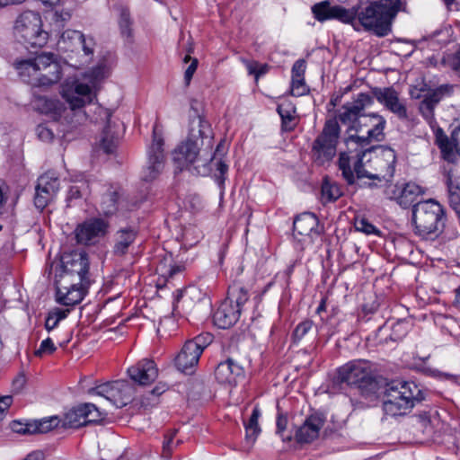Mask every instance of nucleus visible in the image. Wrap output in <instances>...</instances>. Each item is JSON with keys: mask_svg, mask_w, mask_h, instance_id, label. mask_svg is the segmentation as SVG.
Instances as JSON below:
<instances>
[{"mask_svg": "<svg viewBox=\"0 0 460 460\" xmlns=\"http://www.w3.org/2000/svg\"><path fill=\"white\" fill-rule=\"evenodd\" d=\"M401 9V0H376L360 12L355 7L346 9L341 5H331L328 1H323L314 4L312 11L319 22L336 19L351 24L356 31L363 27L378 37H385L391 32L392 23Z\"/></svg>", "mask_w": 460, "mask_h": 460, "instance_id": "nucleus-1", "label": "nucleus"}, {"mask_svg": "<svg viewBox=\"0 0 460 460\" xmlns=\"http://www.w3.org/2000/svg\"><path fill=\"white\" fill-rule=\"evenodd\" d=\"M373 103V97L359 93L353 102L341 107L338 118L341 123L349 125L346 143L350 148L356 146L371 147L372 141L385 138V119L377 113L364 114L365 108Z\"/></svg>", "mask_w": 460, "mask_h": 460, "instance_id": "nucleus-2", "label": "nucleus"}, {"mask_svg": "<svg viewBox=\"0 0 460 460\" xmlns=\"http://www.w3.org/2000/svg\"><path fill=\"white\" fill-rule=\"evenodd\" d=\"M89 261L84 252L64 253L55 270L58 303L66 306L79 304L89 286Z\"/></svg>", "mask_w": 460, "mask_h": 460, "instance_id": "nucleus-3", "label": "nucleus"}, {"mask_svg": "<svg viewBox=\"0 0 460 460\" xmlns=\"http://www.w3.org/2000/svg\"><path fill=\"white\" fill-rule=\"evenodd\" d=\"M13 66L22 80L36 86H49L61 78L60 64L57 57L49 52L16 59Z\"/></svg>", "mask_w": 460, "mask_h": 460, "instance_id": "nucleus-4", "label": "nucleus"}, {"mask_svg": "<svg viewBox=\"0 0 460 460\" xmlns=\"http://www.w3.org/2000/svg\"><path fill=\"white\" fill-rule=\"evenodd\" d=\"M411 223L416 235L422 239L434 240L445 228L444 208L433 199L417 202L411 208Z\"/></svg>", "mask_w": 460, "mask_h": 460, "instance_id": "nucleus-5", "label": "nucleus"}, {"mask_svg": "<svg viewBox=\"0 0 460 460\" xmlns=\"http://www.w3.org/2000/svg\"><path fill=\"white\" fill-rule=\"evenodd\" d=\"M419 386L412 382L393 381L385 387L383 409L386 415L393 417L407 414L415 402L423 400Z\"/></svg>", "mask_w": 460, "mask_h": 460, "instance_id": "nucleus-6", "label": "nucleus"}, {"mask_svg": "<svg viewBox=\"0 0 460 460\" xmlns=\"http://www.w3.org/2000/svg\"><path fill=\"white\" fill-rule=\"evenodd\" d=\"M101 74V68H97L93 71V79L89 81V84L75 79H68L62 85V96L69 105V111H74L78 118L77 122H81L85 118V113L81 111V108L92 102L94 97L93 88L95 86Z\"/></svg>", "mask_w": 460, "mask_h": 460, "instance_id": "nucleus-7", "label": "nucleus"}, {"mask_svg": "<svg viewBox=\"0 0 460 460\" xmlns=\"http://www.w3.org/2000/svg\"><path fill=\"white\" fill-rule=\"evenodd\" d=\"M13 33L18 41L33 48L43 47L49 39V33L42 30L40 15L33 11L23 12L18 16Z\"/></svg>", "mask_w": 460, "mask_h": 460, "instance_id": "nucleus-8", "label": "nucleus"}, {"mask_svg": "<svg viewBox=\"0 0 460 460\" xmlns=\"http://www.w3.org/2000/svg\"><path fill=\"white\" fill-rule=\"evenodd\" d=\"M371 155L366 158L365 178L390 181L395 171L396 155L385 146H371Z\"/></svg>", "mask_w": 460, "mask_h": 460, "instance_id": "nucleus-9", "label": "nucleus"}, {"mask_svg": "<svg viewBox=\"0 0 460 460\" xmlns=\"http://www.w3.org/2000/svg\"><path fill=\"white\" fill-rule=\"evenodd\" d=\"M202 148L185 139L172 152V162L179 171L189 170L193 174L208 175L211 172L209 163L199 154Z\"/></svg>", "mask_w": 460, "mask_h": 460, "instance_id": "nucleus-10", "label": "nucleus"}, {"mask_svg": "<svg viewBox=\"0 0 460 460\" xmlns=\"http://www.w3.org/2000/svg\"><path fill=\"white\" fill-rule=\"evenodd\" d=\"M346 151H341L338 161L339 168L343 178L349 184L355 182V175L358 179L365 178L366 158L371 155V147L356 146L350 148L345 142Z\"/></svg>", "mask_w": 460, "mask_h": 460, "instance_id": "nucleus-11", "label": "nucleus"}, {"mask_svg": "<svg viewBox=\"0 0 460 460\" xmlns=\"http://www.w3.org/2000/svg\"><path fill=\"white\" fill-rule=\"evenodd\" d=\"M340 137V126L336 119L326 120L322 133L315 138L312 146L314 162L324 164L336 155Z\"/></svg>", "mask_w": 460, "mask_h": 460, "instance_id": "nucleus-12", "label": "nucleus"}, {"mask_svg": "<svg viewBox=\"0 0 460 460\" xmlns=\"http://www.w3.org/2000/svg\"><path fill=\"white\" fill-rule=\"evenodd\" d=\"M88 393L104 397L111 404L121 408L132 402L137 389L127 380H116L91 388Z\"/></svg>", "mask_w": 460, "mask_h": 460, "instance_id": "nucleus-13", "label": "nucleus"}, {"mask_svg": "<svg viewBox=\"0 0 460 460\" xmlns=\"http://www.w3.org/2000/svg\"><path fill=\"white\" fill-rule=\"evenodd\" d=\"M164 139L157 131L153 129V142L147 150V160L141 172V180L151 182L156 180L164 168Z\"/></svg>", "mask_w": 460, "mask_h": 460, "instance_id": "nucleus-14", "label": "nucleus"}, {"mask_svg": "<svg viewBox=\"0 0 460 460\" xmlns=\"http://www.w3.org/2000/svg\"><path fill=\"white\" fill-rule=\"evenodd\" d=\"M337 380L360 389H365L375 383L368 364L363 361L350 362L339 368Z\"/></svg>", "mask_w": 460, "mask_h": 460, "instance_id": "nucleus-15", "label": "nucleus"}, {"mask_svg": "<svg viewBox=\"0 0 460 460\" xmlns=\"http://www.w3.org/2000/svg\"><path fill=\"white\" fill-rule=\"evenodd\" d=\"M60 181L54 172H47L39 177L35 188L34 205L42 211L56 197Z\"/></svg>", "mask_w": 460, "mask_h": 460, "instance_id": "nucleus-16", "label": "nucleus"}, {"mask_svg": "<svg viewBox=\"0 0 460 460\" xmlns=\"http://www.w3.org/2000/svg\"><path fill=\"white\" fill-rule=\"evenodd\" d=\"M99 115L106 120L100 140V147L106 154H112L118 145L119 138L124 132L123 123L119 119H113L111 113L102 107L97 108Z\"/></svg>", "mask_w": 460, "mask_h": 460, "instance_id": "nucleus-17", "label": "nucleus"}, {"mask_svg": "<svg viewBox=\"0 0 460 460\" xmlns=\"http://www.w3.org/2000/svg\"><path fill=\"white\" fill-rule=\"evenodd\" d=\"M109 225L102 218H91L75 229L76 242L84 245L97 243L108 232Z\"/></svg>", "mask_w": 460, "mask_h": 460, "instance_id": "nucleus-18", "label": "nucleus"}, {"mask_svg": "<svg viewBox=\"0 0 460 460\" xmlns=\"http://www.w3.org/2000/svg\"><path fill=\"white\" fill-rule=\"evenodd\" d=\"M212 138L213 131L209 122L197 112L190 115L186 139L202 148L206 141L210 145Z\"/></svg>", "mask_w": 460, "mask_h": 460, "instance_id": "nucleus-19", "label": "nucleus"}, {"mask_svg": "<svg viewBox=\"0 0 460 460\" xmlns=\"http://www.w3.org/2000/svg\"><path fill=\"white\" fill-rule=\"evenodd\" d=\"M129 378L140 386L149 385L158 377V368L154 360L143 358L128 368Z\"/></svg>", "mask_w": 460, "mask_h": 460, "instance_id": "nucleus-20", "label": "nucleus"}, {"mask_svg": "<svg viewBox=\"0 0 460 460\" xmlns=\"http://www.w3.org/2000/svg\"><path fill=\"white\" fill-rule=\"evenodd\" d=\"M58 44L62 49L71 51L81 47L86 56H93L95 47V41L93 37L85 36L81 31L75 30L63 31Z\"/></svg>", "mask_w": 460, "mask_h": 460, "instance_id": "nucleus-21", "label": "nucleus"}, {"mask_svg": "<svg viewBox=\"0 0 460 460\" xmlns=\"http://www.w3.org/2000/svg\"><path fill=\"white\" fill-rule=\"evenodd\" d=\"M385 194L390 199H395L402 208H408L418 202L417 199L424 194V190L414 182H408L403 187L394 186Z\"/></svg>", "mask_w": 460, "mask_h": 460, "instance_id": "nucleus-22", "label": "nucleus"}, {"mask_svg": "<svg viewBox=\"0 0 460 460\" xmlns=\"http://www.w3.org/2000/svg\"><path fill=\"white\" fill-rule=\"evenodd\" d=\"M373 96L400 119L407 118V109L398 93L392 87L374 88Z\"/></svg>", "mask_w": 460, "mask_h": 460, "instance_id": "nucleus-23", "label": "nucleus"}, {"mask_svg": "<svg viewBox=\"0 0 460 460\" xmlns=\"http://www.w3.org/2000/svg\"><path fill=\"white\" fill-rule=\"evenodd\" d=\"M243 375V366L233 358L219 363L215 370V376L221 384L235 385Z\"/></svg>", "mask_w": 460, "mask_h": 460, "instance_id": "nucleus-24", "label": "nucleus"}, {"mask_svg": "<svg viewBox=\"0 0 460 460\" xmlns=\"http://www.w3.org/2000/svg\"><path fill=\"white\" fill-rule=\"evenodd\" d=\"M324 424V420L319 415H311L305 419L296 432L298 443H311L319 436V431Z\"/></svg>", "mask_w": 460, "mask_h": 460, "instance_id": "nucleus-25", "label": "nucleus"}, {"mask_svg": "<svg viewBox=\"0 0 460 460\" xmlns=\"http://www.w3.org/2000/svg\"><path fill=\"white\" fill-rule=\"evenodd\" d=\"M240 314V309L235 308L231 301L225 300L215 312L213 321L218 328L226 329L237 322Z\"/></svg>", "mask_w": 460, "mask_h": 460, "instance_id": "nucleus-26", "label": "nucleus"}, {"mask_svg": "<svg viewBox=\"0 0 460 460\" xmlns=\"http://www.w3.org/2000/svg\"><path fill=\"white\" fill-rule=\"evenodd\" d=\"M201 353L192 344L185 342L181 350L175 358L177 368L184 373H192L193 368L198 365Z\"/></svg>", "mask_w": 460, "mask_h": 460, "instance_id": "nucleus-27", "label": "nucleus"}, {"mask_svg": "<svg viewBox=\"0 0 460 460\" xmlns=\"http://www.w3.org/2000/svg\"><path fill=\"white\" fill-rule=\"evenodd\" d=\"M435 142L440 150L444 161L451 164L457 162L459 153L456 140L449 139L444 131L438 128L435 133Z\"/></svg>", "mask_w": 460, "mask_h": 460, "instance_id": "nucleus-28", "label": "nucleus"}, {"mask_svg": "<svg viewBox=\"0 0 460 460\" xmlns=\"http://www.w3.org/2000/svg\"><path fill=\"white\" fill-rule=\"evenodd\" d=\"M294 231L299 235L309 236L319 234L318 219L313 213H303L296 217L293 223Z\"/></svg>", "mask_w": 460, "mask_h": 460, "instance_id": "nucleus-29", "label": "nucleus"}, {"mask_svg": "<svg viewBox=\"0 0 460 460\" xmlns=\"http://www.w3.org/2000/svg\"><path fill=\"white\" fill-rule=\"evenodd\" d=\"M137 231L131 227L118 230L114 236L113 252L118 256L125 255L135 242Z\"/></svg>", "mask_w": 460, "mask_h": 460, "instance_id": "nucleus-30", "label": "nucleus"}, {"mask_svg": "<svg viewBox=\"0 0 460 460\" xmlns=\"http://www.w3.org/2000/svg\"><path fill=\"white\" fill-rule=\"evenodd\" d=\"M277 111L281 118L282 128L293 130L297 123L296 106L290 101L284 100L278 105Z\"/></svg>", "mask_w": 460, "mask_h": 460, "instance_id": "nucleus-31", "label": "nucleus"}, {"mask_svg": "<svg viewBox=\"0 0 460 460\" xmlns=\"http://www.w3.org/2000/svg\"><path fill=\"white\" fill-rule=\"evenodd\" d=\"M226 153V144L224 141H220L217 146L214 155L209 158H206L207 163H209V166H210L211 170H212L213 164L217 166V171L218 172V174L216 173L215 176L219 184H222L224 182V181H225L224 175L228 171V165L221 158V155H224Z\"/></svg>", "mask_w": 460, "mask_h": 460, "instance_id": "nucleus-32", "label": "nucleus"}, {"mask_svg": "<svg viewBox=\"0 0 460 460\" xmlns=\"http://www.w3.org/2000/svg\"><path fill=\"white\" fill-rule=\"evenodd\" d=\"M38 107L41 112L46 114H52L55 119L60 118L65 114L67 117L68 111L63 107V104L56 99L40 98L38 101Z\"/></svg>", "mask_w": 460, "mask_h": 460, "instance_id": "nucleus-33", "label": "nucleus"}, {"mask_svg": "<svg viewBox=\"0 0 460 460\" xmlns=\"http://www.w3.org/2000/svg\"><path fill=\"white\" fill-rule=\"evenodd\" d=\"M119 197L120 195L118 190H109L102 199L101 210L102 213L107 216L116 213L120 203Z\"/></svg>", "mask_w": 460, "mask_h": 460, "instance_id": "nucleus-34", "label": "nucleus"}, {"mask_svg": "<svg viewBox=\"0 0 460 460\" xmlns=\"http://www.w3.org/2000/svg\"><path fill=\"white\" fill-rule=\"evenodd\" d=\"M184 296L190 305H197L205 306L207 308L210 306L209 299L207 296V294L195 286L186 288L184 291Z\"/></svg>", "mask_w": 460, "mask_h": 460, "instance_id": "nucleus-35", "label": "nucleus"}, {"mask_svg": "<svg viewBox=\"0 0 460 460\" xmlns=\"http://www.w3.org/2000/svg\"><path fill=\"white\" fill-rule=\"evenodd\" d=\"M85 425L83 404L70 410L66 413L63 426L66 428H79Z\"/></svg>", "mask_w": 460, "mask_h": 460, "instance_id": "nucleus-36", "label": "nucleus"}, {"mask_svg": "<svg viewBox=\"0 0 460 460\" xmlns=\"http://www.w3.org/2000/svg\"><path fill=\"white\" fill-rule=\"evenodd\" d=\"M261 415V412L257 407H255L252 411V413L249 419V421L245 424V438L248 443L252 445L256 440L257 436L261 432V429L258 424V420Z\"/></svg>", "mask_w": 460, "mask_h": 460, "instance_id": "nucleus-37", "label": "nucleus"}, {"mask_svg": "<svg viewBox=\"0 0 460 460\" xmlns=\"http://www.w3.org/2000/svg\"><path fill=\"white\" fill-rule=\"evenodd\" d=\"M226 301H231L235 308L241 310L242 306L248 301V293L243 288L234 285L228 289Z\"/></svg>", "mask_w": 460, "mask_h": 460, "instance_id": "nucleus-38", "label": "nucleus"}, {"mask_svg": "<svg viewBox=\"0 0 460 460\" xmlns=\"http://www.w3.org/2000/svg\"><path fill=\"white\" fill-rule=\"evenodd\" d=\"M119 25L120 29V33L122 36L127 38L132 37V20L130 17L129 11L125 6H119Z\"/></svg>", "mask_w": 460, "mask_h": 460, "instance_id": "nucleus-39", "label": "nucleus"}, {"mask_svg": "<svg viewBox=\"0 0 460 460\" xmlns=\"http://www.w3.org/2000/svg\"><path fill=\"white\" fill-rule=\"evenodd\" d=\"M60 420L58 417H51L47 420H42L39 421L31 422V429L33 434L35 433H46L51 430L52 429L58 426Z\"/></svg>", "mask_w": 460, "mask_h": 460, "instance_id": "nucleus-40", "label": "nucleus"}, {"mask_svg": "<svg viewBox=\"0 0 460 460\" xmlns=\"http://www.w3.org/2000/svg\"><path fill=\"white\" fill-rule=\"evenodd\" d=\"M83 410L85 425L89 423L97 422L101 420L103 418V416L106 415V412L103 413L93 403H84Z\"/></svg>", "mask_w": 460, "mask_h": 460, "instance_id": "nucleus-41", "label": "nucleus"}, {"mask_svg": "<svg viewBox=\"0 0 460 460\" xmlns=\"http://www.w3.org/2000/svg\"><path fill=\"white\" fill-rule=\"evenodd\" d=\"M341 196V190L336 183H331L325 181L322 186V197L325 201L331 202L337 200Z\"/></svg>", "mask_w": 460, "mask_h": 460, "instance_id": "nucleus-42", "label": "nucleus"}, {"mask_svg": "<svg viewBox=\"0 0 460 460\" xmlns=\"http://www.w3.org/2000/svg\"><path fill=\"white\" fill-rule=\"evenodd\" d=\"M450 87L447 85H442L436 90L432 91L431 93H429L424 99L422 100L423 102H427L430 104L431 107L435 108V106L439 102V101L442 99V97L449 93Z\"/></svg>", "mask_w": 460, "mask_h": 460, "instance_id": "nucleus-43", "label": "nucleus"}, {"mask_svg": "<svg viewBox=\"0 0 460 460\" xmlns=\"http://www.w3.org/2000/svg\"><path fill=\"white\" fill-rule=\"evenodd\" d=\"M354 226L357 231L366 234H379V230L365 217H356Z\"/></svg>", "mask_w": 460, "mask_h": 460, "instance_id": "nucleus-44", "label": "nucleus"}, {"mask_svg": "<svg viewBox=\"0 0 460 460\" xmlns=\"http://www.w3.org/2000/svg\"><path fill=\"white\" fill-rule=\"evenodd\" d=\"M193 48L192 46H190L188 49V53L183 58L184 63H188L189 61H191L190 66L187 67V69L184 72V81L186 85H189L190 83V80L197 69L198 66V59L197 58H191L190 52H192Z\"/></svg>", "mask_w": 460, "mask_h": 460, "instance_id": "nucleus-45", "label": "nucleus"}, {"mask_svg": "<svg viewBox=\"0 0 460 460\" xmlns=\"http://www.w3.org/2000/svg\"><path fill=\"white\" fill-rule=\"evenodd\" d=\"M213 336L210 333H202L194 339L187 341L189 344L196 347V349L202 354L203 350L212 342Z\"/></svg>", "mask_w": 460, "mask_h": 460, "instance_id": "nucleus-46", "label": "nucleus"}, {"mask_svg": "<svg viewBox=\"0 0 460 460\" xmlns=\"http://www.w3.org/2000/svg\"><path fill=\"white\" fill-rule=\"evenodd\" d=\"M88 192V184L85 181H80L70 187L67 194V199H77L84 197Z\"/></svg>", "mask_w": 460, "mask_h": 460, "instance_id": "nucleus-47", "label": "nucleus"}, {"mask_svg": "<svg viewBox=\"0 0 460 460\" xmlns=\"http://www.w3.org/2000/svg\"><path fill=\"white\" fill-rule=\"evenodd\" d=\"M314 323L311 320H305L300 323L293 332V338L296 341H301L305 334L313 328Z\"/></svg>", "mask_w": 460, "mask_h": 460, "instance_id": "nucleus-48", "label": "nucleus"}, {"mask_svg": "<svg viewBox=\"0 0 460 460\" xmlns=\"http://www.w3.org/2000/svg\"><path fill=\"white\" fill-rule=\"evenodd\" d=\"M71 13L66 10L56 11L51 18L52 22L58 29H61L70 20Z\"/></svg>", "mask_w": 460, "mask_h": 460, "instance_id": "nucleus-49", "label": "nucleus"}, {"mask_svg": "<svg viewBox=\"0 0 460 460\" xmlns=\"http://www.w3.org/2000/svg\"><path fill=\"white\" fill-rule=\"evenodd\" d=\"M308 92L305 78H292L291 94L294 96H302Z\"/></svg>", "mask_w": 460, "mask_h": 460, "instance_id": "nucleus-50", "label": "nucleus"}, {"mask_svg": "<svg viewBox=\"0 0 460 460\" xmlns=\"http://www.w3.org/2000/svg\"><path fill=\"white\" fill-rule=\"evenodd\" d=\"M55 350L56 346L52 340L50 338H47L41 341L40 348L35 351V355L40 357L45 353L51 354Z\"/></svg>", "mask_w": 460, "mask_h": 460, "instance_id": "nucleus-51", "label": "nucleus"}, {"mask_svg": "<svg viewBox=\"0 0 460 460\" xmlns=\"http://www.w3.org/2000/svg\"><path fill=\"white\" fill-rule=\"evenodd\" d=\"M36 133L38 137L44 142H49L54 137L52 130L44 125H39Z\"/></svg>", "mask_w": 460, "mask_h": 460, "instance_id": "nucleus-52", "label": "nucleus"}, {"mask_svg": "<svg viewBox=\"0 0 460 460\" xmlns=\"http://www.w3.org/2000/svg\"><path fill=\"white\" fill-rule=\"evenodd\" d=\"M305 72V61L304 59L296 60L292 66V78H304Z\"/></svg>", "mask_w": 460, "mask_h": 460, "instance_id": "nucleus-53", "label": "nucleus"}, {"mask_svg": "<svg viewBox=\"0 0 460 460\" xmlns=\"http://www.w3.org/2000/svg\"><path fill=\"white\" fill-rule=\"evenodd\" d=\"M31 422L30 423H22L20 421H13L12 423V429L20 434H33L32 431H31Z\"/></svg>", "mask_w": 460, "mask_h": 460, "instance_id": "nucleus-54", "label": "nucleus"}, {"mask_svg": "<svg viewBox=\"0 0 460 460\" xmlns=\"http://www.w3.org/2000/svg\"><path fill=\"white\" fill-rule=\"evenodd\" d=\"M175 432L176 431H172L170 434L165 436L164 441L163 443V455L165 457H168L172 450V442Z\"/></svg>", "mask_w": 460, "mask_h": 460, "instance_id": "nucleus-55", "label": "nucleus"}, {"mask_svg": "<svg viewBox=\"0 0 460 460\" xmlns=\"http://www.w3.org/2000/svg\"><path fill=\"white\" fill-rule=\"evenodd\" d=\"M13 402V397L10 395L0 396V421L4 416V412Z\"/></svg>", "mask_w": 460, "mask_h": 460, "instance_id": "nucleus-56", "label": "nucleus"}, {"mask_svg": "<svg viewBox=\"0 0 460 460\" xmlns=\"http://www.w3.org/2000/svg\"><path fill=\"white\" fill-rule=\"evenodd\" d=\"M420 113L422 114V116L427 119V120H431L433 119V116H434V108L430 106V104L427 103V102H421L420 104Z\"/></svg>", "mask_w": 460, "mask_h": 460, "instance_id": "nucleus-57", "label": "nucleus"}, {"mask_svg": "<svg viewBox=\"0 0 460 460\" xmlns=\"http://www.w3.org/2000/svg\"><path fill=\"white\" fill-rule=\"evenodd\" d=\"M69 313V310H63L60 308H55L51 312L49 313L52 316V318H55L58 320V322H60L61 320L65 319Z\"/></svg>", "mask_w": 460, "mask_h": 460, "instance_id": "nucleus-58", "label": "nucleus"}, {"mask_svg": "<svg viewBox=\"0 0 460 460\" xmlns=\"http://www.w3.org/2000/svg\"><path fill=\"white\" fill-rule=\"evenodd\" d=\"M26 382L25 376L23 375H19L13 381V388L14 391L19 392L22 390V388L24 386Z\"/></svg>", "mask_w": 460, "mask_h": 460, "instance_id": "nucleus-59", "label": "nucleus"}, {"mask_svg": "<svg viewBox=\"0 0 460 460\" xmlns=\"http://www.w3.org/2000/svg\"><path fill=\"white\" fill-rule=\"evenodd\" d=\"M418 422L420 428L424 429L423 432L431 433L432 427L430 425L429 420H428L426 417H420Z\"/></svg>", "mask_w": 460, "mask_h": 460, "instance_id": "nucleus-60", "label": "nucleus"}, {"mask_svg": "<svg viewBox=\"0 0 460 460\" xmlns=\"http://www.w3.org/2000/svg\"><path fill=\"white\" fill-rule=\"evenodd\" d=\"M59 322H58L57 319L55 318H52V316L50 314H48V317L46 319V322H45V328L50 332L52 331L54 328H56L58 326Z\"/></svg>", "mask_w": 460, "mask_h": 460, "instance_id": "nucleus-61", "label": "nucleus"}, {"mask_svg": "<svg viewBox=\"0 0 460 460\" xmlns=\"http://www.w3.org/2000/svg\"><path fill=\"white\" fill-rule=\"evenodd\" d=\"M450 202L457 214H460V199L458 194L452 193Z\"/></svg>", "mask_w": 460, "mask_h": 460, "instance_id": "nucleus-62", "label": "nucleus"}, {"mask_svg": "<svg viewBox=\"0 0 460 460\" xmlns=\"http://www.w3.org/2000/svg\"><path fill=\"white\" fill-rule=\"evenodd\" d=\"M288 420L285 417L279 416L277 420V430L281 434L287 428Z\"/></svg>", "mask_w": 460, "mask_h": 460, "instance_id": "nucleus-63", "label": "nucleus"}, {"mask_svg": "<svg viewBox=\"0 0 460 460\" xmlns=\"http://www.w3.org/2000/svg\"><path fill=\"white\" fill-rule=\"evenodd\" d=\"M453 69L460 76V50L457 51L452 61Z\"/></svg>", "mask_w": 460, "mask_h": 460, "instance_id": "nucleus-64", "label": "nucleus"}]
</instances>
